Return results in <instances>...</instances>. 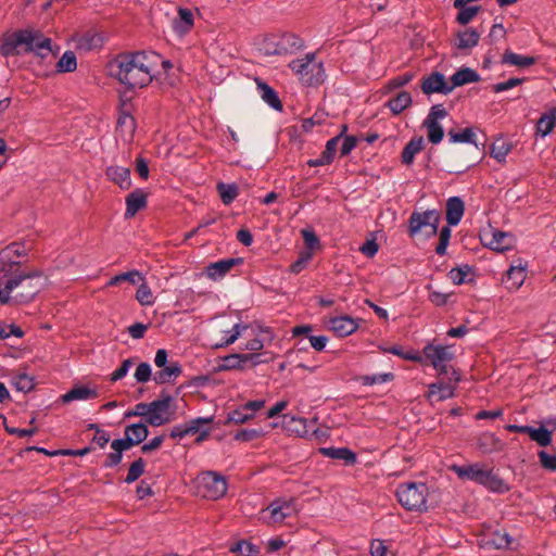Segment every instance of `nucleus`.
Masks as SVG:
<instances>
[{"mask_svg":"<svg viewBox=\"0 0 556 556\" xmlns=\"http://www.w3.org/2000/svg\"><path fill=\"white\" fill-rule=\"evenodd\" d=\"M13 387L21 392H29L34 388V379L26 374H18L12 378Z\"/></svg>","mask_w":556,"mask_h":556,"instance_id":"54","label":"nucleus"},{"mask_svg":"<svg viewBox=\"0 0 556 556\" xmlns=\"http://www.w3.org/2000/svg\"><path fill=\"white\" fill-rule=\"evenodd\" d=\"M458 11V14L456 15V22L459 25H467L470 23V21L479 13L481 10L480 5H472L467 7L464 5L463 8H456Z\"/></svg>","mask_w":556,"mask_h":556,"instance_id":"47","label":"nucleus"},{"mask_svg":"<svg viewBox=\"0 0 556 556\" xmlns=\"http://www.w3.org/2000/svg\"><path fill=\"white\" fill-rule=\"evenodd\" d=\"M41 276L38 271H34L27 275H18L7 280H0V303L7 304L10 302V294L18 287L24 290L14 295L16 302L28 303L37 293L40 291L42 283L35 281Z\"/></svg>","mask_w":556,"mask_h":556,"instance_id":"3","label":"nucleus"},{"mask_svg":"<svg viewBox=\"0 0 556 556\" xmlns=\"http://www.w3.org/2000/svg\"><path fill=\"white\" fill-rule=\"evenodd\" d=\"M263 434L261 429H243L235 433L233 439L238 442H250Z\"/></svg>","mask_w":556,"mask_h":556,"instance_id":"61","label":"nucleus"},{"mask_svg":"<svg viewBox=\"0 0 556 556\" xmlns=\"http://www.w3.org/2000/svg\"><path fill=\"white\" fill-rule=\"evenodd\" d=\"M198 489L204 498L216 501L227 493L228 484L223 475L205 471L198 477Z\"/></svg>","mask_w":556,"mask_h":556,"instance_id":"8","label":"nucleus"},{"mask_svg":"<svg viewBox=\"0 0 556 556\" xmlns=\"http://www.w3.org/2000/svg\"><path fill=\"white\" fill-rule=\"evenodd\" d=\"M464 201L459 197H451L446 201V220L448 226H456L464 215Z\"/></svg>","mask_w":556,"mask_h":556,"instance_id":"20","label":"nucleus"},{"mask_svg":"<svg viewBox=\"0 0 556 556\" xmlns=\"http://www.w3.org/2000/svg\"><path fill=\"white\" fill-rule=\"evenodd\" d=\"M470 270L471 268L468 265L455 267L448 271L447 277L452 280L454 285L459 286L466 282V279L470 274Z\"/></svg>","mask_w":556,"mask_h":556,"instance_id":"57","label":"nucleus"},{"mask_svg":"<svg viewBox=\"0 0 556 556\" xmlns=\"http://www.w3.org/2000/svg\"><path fill=\"white\" fill-rule=\"evenodd\" d=\"M320 453L332 459L344 460L346 464L356 462V454L348 447H321Z\"/></svg>","mask_w":556,"mask_h":556,"instance_id":"28","label":"nucleus"},{"mask_svg":"<svg viewBox=\"0 0 556 556\" xmlns=\"http://www.w3.org/2000/svg\"><path fill=\"white\" fill-rule=\"evenodd\" d=\"M304 41L292 33L266 35L258 43V50L264 55H285L299 51Z\"/></svg>","mask_w":556,"mask_h":556,"instance_id":"4","label":"nucleus"},{"mask_svg":"<svg viewBox=\"0 0 556 556\" xmlns=\"http://www.w3.org/2000/svg\"><path fill=\"white\" fill-rule=\"evenodd\" d=\"M18 47H24V52H34L40 58H46L52 52L51 39L40 30L20 29L10 35L0 48L4 56L20 54Z\"/></svg>","mask_w":556,"mask_h":556,"instance_id":"2","label":"nucleus"},{"mask_svg":"<svg viewBox=\"0 0 556 556\" xmlns=\"http://www.w3.org/2000/svg\"><path fill=\"white\" fill-rule=\"evenodd\" d=\"M178 16L179 18L174 21L175 29L181 34L188 33L193 26L192 12L187 8H179Z\"/></svg>","mask_w":556,"mask_h":556,"instance_id":"31","label":"nucleus"},{"mask_svg":"<svg viewBox=\"0 0 556 556\" xmlns=\"http://www.w3.org/2000/svg\"><path fill=\"white\" fill-rule=\"evenodd\" d=\"M538 456L541 466L548 471H556V455H551L545 451H539Z\"/></svg>","mask_w":556,"mask_h":556,"instance_id":"63","label":"nucleus"},{"mask_svg":"<svg viewBox=\"0 0 556 556\" xmlns=\"http://www.w3.org/2000/svg\"><path fill=\"white\" fill-rule=\"evenodd\" d=\"M477 444L482 454H491L497 451L500 440L493 433H484L478 439Z\"/></svg>","mask_w":556,"mask_h":556,"instance_id":"39","label":"nucleus"},{"mask_svg":"<svg viewBox=\"0 0 556 556\" xmlns=\"http://www.w3.org/2000/svg\"><path fill=\"white\" fill-rule=\"evenodd\" d=\"M78 46L87 51L100 48L102 46V37L98 34L88 33L79 39Z\"/></svg>","mask_w":556,"mask_h":556,"instance_id":"51","label":"nucleus"},{"mask_svg":"<svg viewBox=\"0 0 556 556\" xmlns=\"http://www.w3.org/2000/svg\"><path fill=\"white\" fill-rule=\"evenodd\" d=\"M330 329L339 337H346L354 333L358 324L350 316H338L329 320Z\"/></svg>","mask_w":556,"mask_h":556,"instance_id":"19","label":"nucleus"},{"mask_svg":"<svg viewBox=\"0 0 556 556\" xmlns=\"http://www.w3.org/2000/svg\"><path fill=\"white\" fill-rule=\"evenodd\" d=\"M140 280H143V275L139 270L134 269L112 277L106 282V287H114L122 283L123 281H128L131 285H137L139 283Z\"/></svg>","mask_w":556,"mask_h":556,"instance_id":"36","label":"nucleus"},{"mask_svg":"<svg viewBox=\"0 0 556 556\" xmlns=\"http://www.w3.org/2000/svg\"><path fill=\"white\" fill-rule=\"evenodd\" d=\"M313 254L311 251H304L300 254V257L291 264L290 271L292 274H300L312 260Z\"/></svg>","mask_w":556,"mask_h":556,"instance_id":"60","label":"nucleus"},{"mask_svg":"<svg viewBox=\"0 0 556 556\" xmlns=\"http://www.w3.org/2000/svg\"><path fill=\"white\" fill-rule=\"evenodd\" d=\"M105 176L122 190H128L131 187L130 170L127 167L110 165L105 168Z\"/></svg>","mask_w":556,"mask_h":556,"instance_id":"16","label":"nucleus"},{"mask_svg":"<svg viewBox=\"0 0 556 556\" xmlns=\"http://www.w3.org/2000/svg\"><path fill=\"white\" fill-rule=\"evenodd\" d=\"M421 90L426 94L443 93L447 94L451 91L450 81L440 72H431L427 77L422 78Z\"/></svg>","mask_w":556,"mask_h":556,"instance_id":"12","label":"nucleus"},{"mask_svg":"<svg viewBox=\"0 0 556 556\" xmlns=\"http://www.w3.org/2000/svg\"><path fill=\"white\" fill-rule=\"evenodd\" d=\"M503 64H510L518 67H528L535 63V58L528 55H520L510 50H506L502 55Z\"/></svg>","mask_w":556,"mask_h":556,"instance_id":"30","label":"nucleus"},{"mask_svg":"<svg viewBox=\"0 0 556 556\" xmlns=\"http://www.w3.org/2000/svg\"><path fill=\"white\" fill-rule=\"evenodd\" d=\"M422 148H424V138L422 137L412 138L402 151V162L405 165L413 164L416 154H418L422 150Z\"/></svg>","mask_w":556,"mask_h":556,"instance_id":"29","label":"nucleus"},{"mask_svg":"<svg viewBox=\"0 0 556 556\" xmlns=\"http://www.w3.org/2000/svg\"><path fill=\"white\" fill-rule=\"evenodd\" d=\"M125 203V217H134L140 210L147 206V193L144 190L138 188L126 197Z\"/></svg>","mask_w":556,"mask_h":556,"instance_id":"17","label":"nucleus"},{"mask_svg":"<svg viewBox=\"0 0 556 556\" xmlns=\"http://www.w3.org/2000/svg\"><path fill=\"white\" fill-rule=\"evenodd\" d=\"M412 76L408 74H404L403 76H399L394 79H392L389 84V88L386 91H378L375 94H372L367 101L372 100L374 102L381 101L382 96H388L391 93L393 89H397L405 84H407L410 80Z\"/></svg>","mask_w":556,"mask_h":556,"instance_id":"43","label":"nucleus"},{"mask_svg":"<svg viewBox=\"0 0 556 556\" xmlns=\"http://www.w3.org/2000/svg\"><path fill=\"white\" fill-rule=\"evenodd\" d=\"M245 366L243 354H230L223 358L222 368L225 370L242 369Z\"/></svg>","mask_w":556,"mask_h":556,"instance_id":"53","label":"nucleus"},{"mask_svg":"<svg viewBox=\"0 0 556 556\" xmlns=\"http://www.w3.org/2000/svg\"><path fill=\"white\" fill-rule=\"evenodd\" d=\"M255 81L257 86V91L261 94L263 101H265L267 104H282L278 97V93L274 88L268 86L261 78H255Z\"/></svg>","mask_w":556,"mask_h":556,"instance_id":"32","label":"nucleus"},{"mask_svg":"<svg viewBox=\"0 0 556 556\" xmlns=\"http://www.w3.org/2000/svg\"><path fill=\"white\" fill-rule=\"evenodd\" d=\"M528 434L531 440L535 441L540 446H547L553 441L552 431L544 426L540 428L530 427Z\"/></svg>","mask_w":556,"mask_h":556,"instance_id":"34","label":"nucleus"},{"mask_svg":"<svg viewBox=\"0 0 556 556\" xmlns=\"http://www.w3.org/2000/svg\"><path fill=\"white\" fill-rule=\"evenodd\" d=\"M135 445H138V443L135 442V440L129 434H125L124 438L115 439L111 442V448L118 450L122 453L125 451H128L129 448H131Z\"/></svg>","mask_w":556,"mask_h":556,"instance_id":"62","label":"nucleus"},{"mask_svg":"<svg viewBox=\"0 0 556 556\" xmlns=\"http://www.w3.org/2000/svg\"><path fill=\"white\" fill-rule=\"evenodd\" d=\"M141 59H146L144 51L124 52L109 63L110 74L125 85V90L119 93L121 104L132 100L134 89H141L152 81V63H141Z\"/></svg>","mask_w":556,"mask_h":556,"instance_id":"1","label":"nucleus"},{"mask_svg":"<svg viewBox=\"0 0 556 556\" xmlns=\"http://www.w3.org/2000/svg\"><path fill=\"white\" fill-rule=\"evenodd\" d=\"M152 369L149 363H140L135 370V379L137 382L146 383L151 379Z\"/></svg>","mask_w":556,"mask_h":556,"instance_id":"59","label":"nucleus"},{"mask_svg":"<svg viewBox=\"0 0 556 556\" xmlns=\"http://www.w3.org/2000/svg\"><path fill=\"white\" fill-rule=\"evenodd\" d=\"M393 379V374H375V375H366L361 378L362 383L364 386H375V384H383Z\"/></svg>","mask_w":556,"mask_h":556,"instance_id":"58","label":"nucleus"},{"mask_svg":"<svg viewBox=\"0 0 556 556\" xmlns=\"http://www.w3.org/2000/svg\"><path fill=\"white\" fill-rule=\"evenodd\" d=\"M283 418L289 431L295 432L300 437L308 435L307 420L305 418L289 415H285Z\"/></svg>","mask_w":556,"mask_h":556,"instance_id":"37","label":"nucleus"},{"mask_svg":"<svg viewBox=\"0 0 556 556\" xmlns=\"http://www.w3.org/2000/svg\"><path fill=\"white\" fill-rule=\"evenodd\" d=\"M217 190L224 204H230L238 195V187L233 184L219 182Z\"/></svg>","mask_w":556,"mask_h":556,"instance_id":"46","label":"nucleus"},{"mask_svg":"<svg viewBox=\"0 0 556 556\" xmlns=\"http://www.w3.org/2000/svg\"><path fill=\"white\" fill-rule=\"evenodd\" d=\"M269 513V519L274 523L282 522L286 518L292 516L295 511L293 500H275L266 509Z\"/></svg>","mask_w":556,"mask_h":556,"instance_id":"13","label":"nucleus"},{"mask_svg":"<svg viewBox=\"0 0 556 556\" xmlns=\"http://www.w3.org/2000/svg\"><path fill=\"white\" fill-rule=\"evenodd\" d=\"M447 112L445 109H439V106H432L429 112L427 118L424 121V127L428 130V140L438 144L442 141L444 136V130L440 121L447 116Z\"/></svg>","mask_w":556,"mask_h":556,"instance_id":"11","label":"nucleus"},{"mask_svg":"<svg viewBox=\"0 0 556 556\" xmlns=\"http://www.w3.org/2000/svg\"><path fill=\"white\" fill-rule=\"evenodd\" d=\"M412 96L407 91H399L384 100L383 104H412Z\"/></svg>","mask_w":556,"mask_h":556,"instance_id":"64","label":"nucleus"},{"mask_svg":"<svg viewBox=\"0 0 556 556\" xmlns=\"http://www.w3.org/2000/svg\"><path fill=\"white\" fill-rule=\"evenodd\" d=\"M441 214L438 210H427L424 212L414 211L408 219V233L410 237L425 235L426 238L438 233Z\"/></svg>","mask_w":556,"mask_h":556,"instance_id":"7","label":"nucleus"},{"mask_svg":"<svg viewBox=\"0 0 556 556\" xmlns=\"http://www.w3.org/2000/svg\"><path fill=\"white\" fill-rule=\"evenodd\" d=\"M173 402L172 395L162 394L160 399L149 403V418L147 422L152 427H161L170 422L174 418V413L170 410Z\"/></svg>","mask_w":556,"mask_h":556,"instance_id":"10","label":"nucleus"},{"mask_svg":"<svg viewBox=\"0 0 556 556\" xmlns=\"http://www.w3.org/2000/svg\"><path fill=\"white\" fill-rule=\"evenodd\" d=\"M556 126V106L542 114L536 123V135L542 138L548 136Z\"/></svg>","mask_w":556,"mask_h":556,"instance_id":"25","label":"nucleus"},{"mask_svg":"<svg viewBox=\"0 0 556 556\" xmlns=\"http://www.w3.org/2000/svg\"><path fill=\"white\" fill-rule=\"evenodd\" d=\"M124 434H129L135 442L140 444L148 438L149 429L143 422L131 424L125 428Z\"/></svg>","mask_w":556,"mask_h":556,"instance_id":"41","label":"nucleus"},{"mask_svg":"<svg viewBox=\"0 0 556 556\" xmlns=\"http://www.w3.org/2000/svg\"><path fill=\"white\" fill-rule=\"evenodd\" d=\"M489 492L496 494H504L510 491V484L500 477L493 469H485L482 479L479 483Z\"/></svg>","mask_w":556,"mask_h":556,"instance_id":"14","label":"nucleus"},{"mask_svg":"<svg viewBox=\"0 0 556 556\" xmlns=\"http://www.w3.org/2000/svg\"><path fill=\"white\" fill-rule=\"evenodd\" d=\"M448 136L450 141L453 143H470L475 144L476 147L478 146L476 142V132L471 127L464 128L457 132L450 131Z\"/></svg>","mask_w":556,"mask_h":556,"instance_id":"42","label":"nucleus"},{"mask_svg":"<svg viewBox=\"0 0 556 556\" xmlns=\"http://www.w3.org/2000/svg\"><path fill=\"white\" fill-rule=\"evenodd\" d=\"M156 371L153 380L156 384L173 382L181 375V366L178 362H169L165 367Z\"/></svg>","mask_w":556,"mask_h":556,"instance_id":"23","label":"nucleus"},{"mask_svg":"<svg viewBox=\"0 0 556 556\" xmlns=\"http://www.w3.org/2000/svg\"><path fill=\"white\" fill-rule=\"evenodd\" d=\"M315 54H307L306 60H293L290 68L300 75V80L306 86L319 85L324 81V71L320 65L312 63Z\"/></svg>","mask_w":556,"mask_h":556,"instance_id":"9","label":"nucleus"},{"mask_svg":"<svg viewBox=\"0 0 556 556\" xmlns=\"http://www.w3.org/2000/svg\"><path fill=\"white\" fill-rule=\"evenodd\" d=\"M489 245L498 252L507 251L511 245V237L506 232L495 231Z\"/></svg>","mask_w":556,"mask_h":556,"instance_id":"40","label":"nucleus"},{"mask_svg":"<svg viewBox=\"0 0 556 556\" xmlns=\"http://www.w3.org/2000/svg\"><path fill=\"white\" fill-rule=\"evenodd\" d=\"M213 420V416L193 418L190 421L186 422L188 428L187 431H189L190 435L197 434L198 432H201L202 430L205 429L204 426L211 425Z\"/></svg>","mask_w":556,"mask_h":556,"instance_id":"52","label":"nucleus"},{"mask_svg":"<svg viewBox=\"0 0 556 556\" xmlns=\"http://www.w3.org/2000/svg\"><path fill=\"white\" fill-rule=\"evenodd\" d=\"M77 67L76 55L73 51H65L64 54L56 63V71L59 73L74 72Z\"/></svg>","mask_w":556,"mask_h":556,"instance_id":"44","label":"nucleus"},{"mask_svg":"<svg viewBox=\"0 0 556 556\" xmlns=\"http://www.w3.org/2000/svg\"><path fill=\"white\" fill-rule=\"evenodd\" d=\"M399 503L408 511H427L429 489L424 482H403L395 493Z\"/></svg>","mask_w":556,"mask_h":556,"instance_id":"6","label":"nucleus"},{"mask_svg":"<svg viewBox=\"0 0 556 556\" xmlns=\"http://www.w3.org/2000/svg\"><path fill=\"white\" fill-rule=\"evenodd\" d=\"M456 37L458 41L455 43L459 50L471 49L479 43L480 34L475 28H467L464 31H457Z\"/></svg>","mask_w":556,"mask_h":556,"instance_id":"27","label":"nucleus"},{"mask_svg":"<svg viewBox=\"0 0 556 556\" xmlns=\"http://www.w3.org/2000/svg\"><path fill=\"white\" fill-rule=\"evenodd\" d=\"M242 262L241 258H224L215 263H211L205 267V275L213 281L223 279L230 269Z\"/></svg>","mask_w":556,"mask_h":556,"instance_id":"15","label":"nucleus"},{"mask_svg":"<svg viewBox=\"0 0 556 556\" xmlns=\"http://www.w3.org/2000/svg\"><path fill=\"white\" fill-rule=\"evenodd\" d=\"M117 127L131 137L136 130V121L131 114L121 112L117 119Z\"/></svg>","mask_w":556,"mask_h":556,"instance_id":"49","label":"nucleus"},{"mask_svg":"<svg viewBox=\"0 0 556 556\" xmlns=\"http://www.w3.org/2000/svg\"><path fill=\"white\" fill-rule=\"evenodd\" d=\"M247 326L241 324H236L230 330L224 331V337L222 342L215 344L216 349L228 346L235 343L238 338L241 336L243 329H247Z\"/></svg>","mask_w":556,"mask_h":556,"instance_id":"45","label":"nucleus"},{"mask_svg":"<svg viewBox=\"0 0 556 556\" xmlns=\"http://www.w3.org/2000/svg\"><path fill=\"white\" fill-rule=\"evenodd\" d=\"M456 383L454 381H450L447 378V382H437L431 383L429 386V397L434 399L435 401H445L451 399L455 394Z\"/></svg>","mask_w":556,"mask_h":556,"instance_id":"21","label":"nucleus"},{"mask_svg":"<svg viewBox=\"0 0 556 556\" xmlns=\"http://www.w3.org/2000/svg\"><path fill=\"white\" fill-rule=\"evenodd\" d=\"M136 300L142 306H151L155 303V296L153 295L151 288L147 283L144 276L143 280L139 281V288L137 289L136 292Z\"/></svg>","mask_w":556,"mask_h":556,"instance_id":"35","label":"nucleus"},{"mask_svg":"<svg viewBox=\"0 0 556 556\" xmlns=\"http://www.w3.org/2000/svg\"><path fill=\"white\" fill-rule=\"evenodd\" d=\"M251 419H253L252 413L247 412L241 405L237 409H235L228 414L227 424L232 422L236 425H242Z\"/></svg>","mask_w":556,"mask_h":556,"instance_id":"55","label":"nucleus"},{"mask_svg":"<svg viewBox=\"0 0 556 556\" xmlns=\"http://www.w3.org/2000/svg\"><path fill=\"white\" fill-rule=\"evenodd\" d=\"M511 149V142L505 140L503 137H497L490 147V155L498 163L503 164L506 162V157Z\"/></svg>","mask_w":556,"mask_h":556,"instance_id":"26","label":"nucleus"},{"mask_svg":"<svg viewBox=\"0 0 556 556\" xmlns=\"http://www.w3.org/2000/svg\"><path fill=\"white\" fill-rule=\"evenodd\" d=\"M230 552L238 556H260V547L250 541L241 540L230 546Z\"/></svg>","mask_w":556,"mask_h":556,"instance_id":"33","label":"nucleus"},{"mask_svg":"<svg viewBox=\"0 0 556 556\" xmlns=\"http://www.w3.org/2000/svg\"><path fill=\"white\" fill-rule=\"evenodd\" d=\"M485 467L481 463H475L466 466L454 465L452 470L457 475L459 479H466L480 483L482 476L485 471Z\"/></svg>","mask_w":556,"mask_h":556,"instance_id":"18","label":"nucleus"},{"mask_svg":"<svg viewBox=\"0 0 556 556\" xmlns=\"http://www.w3.org/2000/svg\"><path fill=\"white\" fill-rule=\"evenodd\" d=\"M244 356V364H251L252 366H257L261 364L269 363L274 359V354L270 352H263V353H250V354H243Z\"/></svg>","mask_w":556,"mask_h":556,"instance_id":"56","label":"nucleus"},{"mask_svg":"<svg viewBox=\"0 0 556 556\" xmlns=\"http://www.w3.org/2000/svg\"><path fill=\"white\" fill-rule=\"evenodd\" d=\"M97 396L98 391L96 389L89 388L88 386H75L63 394L61 399L63 403H70L73 401H88Z\"/></svg>","mask_w":556,"mask_h":556,"instance_id":"22","label":"nucleus"},{"mask_svg":"<svg viewBox=\"0 0 556 556\" xmlns=\"http://www.w3.org/2000/svg\"><path fill=\"white\" fill-rule=\"evenodd\" d=\"M526 279V267L521 264L511 265L507 271V281L510 282V288L519 289Z\"/></svg>","mask_w":556,"mask_h":556,"instance_id":"38","label":"nucleus"},{"mask_svg":"<svg viewBox=\"0 0 556 556\" xmlns=\"http://www.w3.org/2000/svg\"><path fill=\"white\" fill-rule=\"evenodd\" d=\"M144 469H146V462H144V459L141 458V457L136 459L134 463H131V465H130V467L128 469V473H127V476H126L124 481L127 484H130V483L135 482L144 472Z\"/></svg>","mask_w":556,"mask_h":556,"instance_id":"48","label":"nucleus"},{"mask_svg":"<svg viewBox=\"0 0 556 556\" xmlns=\"http://www.w3.org/2000/svg\"><path fill=\"white\" fill-rule=\"evenodd\" d=\"M422 354L438 375L448 376L450 381H454V383L460 381V374L448 365V362L454 358L452 346L428 343L424 346Z\"/></svg>","mask_w":556,"mask_h":556,"instance_id":"5","label":"nucleus"},{"mask_svg":"<svg viewBox=\"0 0 556 556\" xmlns=\"http://www.w3.org/2000/svg\"><path fill=\"white\" fill-rule=\"evenodd\" d=\"M480 80V75L470 67H462L450 78L451 91L456 87L464 86L470 83H477Z\"/></svg>","mask_w":556,"mask_h":556,"instance_id":"24","label":"nucleus"},{"mask_svg":"<svg viewBox=\"0 0 556 556\" xmlns=\"http://www.w3.org/2000/svg\"><path fill=\"white\" fill-rule=\"evenodd\" d=\"M328 114L324 110H317L313 116L304 118L302 121V129L305 132L311 131L316 125H321Z\"/></svg>","mask_w":556,"mask_h":556,"instance_id":"50","label":"nucleus"}]
</instances>
